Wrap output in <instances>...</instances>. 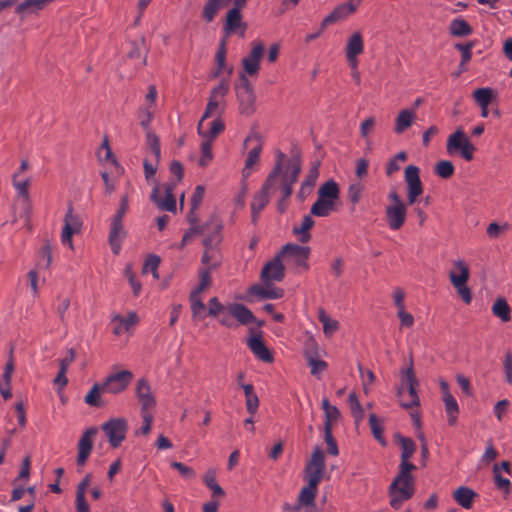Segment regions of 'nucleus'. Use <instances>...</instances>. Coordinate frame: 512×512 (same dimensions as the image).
I'll return each instance as SVG.
<instances>
[{"label": "nucleus", "instance_id": "1", "mask_svg": "<svg viewBox=\"0 0 512 512\" xmlns=\"http://www.w3.org/2000/svg\"><path fill=\"white\" fill-rule=\"evenodd\" d=\"M401 445V462L395 479L389 486L390 505L399 509L404 501L409 500L415 493V479L411 474L417 467L409 462L416 451V445L411 438L399 437Z\"/></svg>", "mask_w": 512, "mask_h": 512}, {"label": "nucleus", "instance_id": "2", "mask_svg": "<svg viewBox=\"0 0 512 512\" xmlns=\"http://www.w3.org/2000/svg\"><path fill=\"white\" fill-rule=\"evenodd\" d=\"M284 158H286L284 153H277L276 163L273 170L266 178L261 190L253 197V201L251 202V217L253 223L257 222L260 213L270 201V195L276 190L277 179L281 172Z\"/></svg>", "mask_w": 512, "mask_h": 512}, {"label": "nucleus", "instance_id": "3", "mask_svg": "<svg viewBox=\"0 0 512 512\" xmlns=\"http://www.w3.org/2000/svg\"><path fill=\"white\" fill-rule=\"evenodd\" d=\"M339 193L338 184L334 180L323 183L318 189V198L311 207V215L317 217L329 216L335 210Z\"/></svg>", "mask_w": 512, "mask_h": 512}, {"label": "nucleus", "instance_id": "4", "mask_svg": "<svg viewBox=\"0 0 512 512\" xmlns=\"http://www.w3.org/2000/svg\"><path fill=\"white\" fill-rule=\"evenodd\" d=\"M453 265L454 269L449 273L450 281L461 299L466 304H470L472 301V295L467 286V281L470 276L469 267L463 260H457Z\"/></svg>", "mask_w": 512, "mask_h": 512}, {"label": "nucleus", "instance_id": "5", "mask_svg": "<svg viewBox=\"0 0 512 512\" xmlns=\"http://www.w3.org/2000/svg\"><path fill=\"white\" fill-rule=\"evenodd\" d=\"M447 153L454 155L459 153L466 161L473 159L475 151L474 145L471 143L465 132L459 128L454 133L449 135L446 144Z\"/></svg>", "mask_w": 512, "mask_h": 512}, {"label": "nucleus", "instance_id": "6", "mask_svg": "<svg viewBox=\"0 0 512 512\" xmlns=\"http://www.w3.org/2000/svg\"><path fill=\"white\" fill-rule=\"evenodd\" d=\"M419 385V382L416 378V375L413 370V363L412 360L410 361L409 367L406 369H402L401 371V387L398 389V394L401 396L403 393V390L407 388L408 390V396L409 400L402 401L401 405L404 408H412L415 406H419L420 399L417 393V386Z\"/></svg>", "mask_w": 512, "mask_h": 512}, {"label": "nucleus", "instance_id": "7", "mask_svg": "<svg viewBox=\"0 0 512 512\" xmlns=\"http://www.w3.org/2000/svg\"><path fill=\"white\" fill-rule=\"evenodd\" d=\"M230 83L227 79H223L220 83L213 88L211 91L205 112L198 123V133L203 134V125L206 119L217 113L220 105L223 103L224 97L228 93Z\"/></svg>", "mask_w": 512, "mask_h": 512}, {"label": "nucleus", "instance_id": "8", "mask_svg": "<svg viewBox=\"0 0 512 512\" xmlns=\"http://www.w3.org/2000/svg\"><path fill=\"white\" fill-rule=\"evenodd\" d=\"M241 84L237 88L239 111L242 115L250 116L255 112L254 89L245 74H240Z\"/></svg>", "mask_w": 512, "mask_h": 512}, {"label": "nucleus", "instance_id": "9", "mask_svg": "<svg viewBox=\"0 0 512 512\" xmlns=\"http://www.w3.org/2000/svg\"><path fill=\"white\" fill-rule=\"evenodd\" d=\"M252 144V147L247 153V158L245 160V165L242 170V178L243 182L255 172V166L258 164L260 160V154L262 152V144L257 135H249L244 141V147L248 148L249 145Z\"/></svg>", "mask_w": 512, "mask_h": 512}, {"label": "nucleus", "instance_id": "10", "mask_svg": "<svg viewBox=\"0 0 512 512\" xmlns=\"http://www.w3.org/2000/svg\"><path fill=\"white\" fill-rule=\"evenodd\" d=\"M405 182L407 184V200L409 205L415 204L418 197L423 194V184L420 179V169L415 165L405 168Z\"/></svg>", "mask_w": 512, "mask_h": 512}, {"label": "nucleus", "instance_id": "11", "mask_svg": "<svg viewBox=\"0 0 512 512\" xmlns=\"http://www.w3.org/2000/svg\"><path fill=\"white\" fill-rule=\"evenodd\" d=\"M127 428V421L124 418L111 419L102 426L108 442L113 448L119 447L125 440Z\"/></svg>", "mask_w": 512, "mask_h": 512}, {"label": "nucleus", "instance_id": "12", "mask_svg": "<svg viewBox=\"0 0 512 512\" xmlns=\"http://www.w3.org/2000/svg\"><path fill=\"white\" fill-rule=\"evenodd\" d=\"M222 221L216 215H213L204 224L199 226L200 232L198 234L204 235V246H218L222 241Z\"/></svg>", "mask_w": 512, "mask_h": 512}, {"label": "nucleus", "instance_id": "13", "mask_svg": "<svg viewBox=\"0 0 512 512\" xmlns=\"http://www.w3.org/2000/svg\"><path fill=\"white\" fill-rule=\"evenodd\" d=\"M30 183L31 181L29 178L22 179L21 177H18V174H13L12 176V185L22 204V211L19 216L20 218H24L26 222L29 221L31 213V203L29 198Z\"/></svg>", "mask_w": 512, "mask_h": 512}, {"label": "nucleus", "instance_id": "14", "mask_svg": "<svg viewBox=\"0 0 512 512\" xmlns=\"http://www.w3.org/2000/svg\"><path fill=\"white\" fill-rule=\"evenodd\" d=\"M133 379V373L128 370H122L109 375L102 384L104 393L119 394L123 392Z\"/></svg>", "mask_w": 512, "mask_h": 512}, {"label": "nucleus", "instance_id": "15", "mask_svg": "<svg viewBox=\"0 0 512 512\" xmlns=\"http://www.w3.org/2000/svg\"><path fill=\"white\" fill-rule=\"evenodd\" d=\"M247 30V24L243 21L242 13L236 10H228L223 24V32L226 37L238 35L243 38Z\"/></svg>", "mask_w": 512, "mask_h": 512}, {"label": "nucleus", "instance_id": "16", "mask_svg": "<svg viewBox=\"0 0 512 512\" xmlns=\"http://www.w3.org/2000/svg\"><path fill=\"white\" fill-rule=\"evenodd\" d=\"M305 470L307 480L315 479L316 483L321 482L325 470V456L321 449L316 448L313 451Z\"/></svg>", "mask_w": 512, "mask_h": 512}, {"label": "nucleus", "instance_id": "17", "mask_svg": "<svg viewBox=\"0 0 512 512\" xmlns=\"http://www.w3.org/2000/svg\"><path fill=\"white\" fill-rule=\"evenodd\" d=\"M136 396L141 405V413L152 412L156 406V399L146 379L142 378L137 381Z\"/></svg>", "mask_w": 512, "mask_h": 512}, {"label": "nucleus", "instance_id": "18", "mask_svg": "<svg viewBox=\"0 0 512 512\" xmlns=\"http://www.w3.org/2000/svg\"><path fill=\"white\" fill-rule=\"evenodd\" d=\"M96 427H90L84 431L78 442L77 465L84 466L93 449V438L97 434Z\"/></svg>", "mask_w": 512, "mask_h": 512}, {"label": "nucleus", "instance_id": "19", "mask_svg": "<svg viewBox=\"0 0 512 512\" xmlns=\"http://www.w3.org/2000/svg\"><path fill=\"white\" fill-rule=\"evenodd\" d=\"M385 217L388 227L393 230H399L405 223L407 217V206L405 203L398 205H388L385 210Z\"/></svg>", "mask_w": 512, "mask_h": 512}, {"label": "nucleus", "instance_id": "20", "mask_svg": "<svg viewBox=\"0 0 512 512\" xmlns=\"http://www.w3.org/2000/svg\"><path fill=\"white\" fill-rule=\"evenodd\" d=\"M263 54L264 45L261 42H253L252 50L242 59V65L246 74L253 76L258 73Z\"/></svg>", "mask_w": 512, "mask_h": 512}, {"label": "nucleus", "instance_id": "21", "mask_svg": "<svg viewBox=\"0 0 512 512\" xmlns=\"http://www.w3.org/2000/svg\"><path fill=\"white\" fill-rule=\"evenodd\" d=\"M174 184L166 185L164 188L165 196L160 197V187H155L151 194V200L157 204L160 210L174 212L176 210V199L173 195Z\"/></svg>", "mask_w": 512, "mask_h": 512}, {"label": "nucleus", "instance_id": "22", "mask_svg": "<svg viewBox=\"0 0 512 512\" xmlns=\"http://www.w3.org/2000/svg\"><path fill=\"white\" fill-rule=\"evenodd\" d=\"M310 248L307 246H300L297 244L288 243L281 251L283 256H288L295 259V263L298 266L308 268L307 259L309 257Z\"/></svg>", "mask_w": 512, "mask_h": 512}, {"label": "nucleus", "instance_id": "23", "mask_svg": "<svg viewBox=\"0 0 512 512\" xmlns=\"http://www.w3.org/2000/svg\"><path fill=\"white\" fill-rule=\"evenodd\" d=\"M284 278V267L279 257L269 261L261 271V279L268 283L270 281H281Z\"/></svg>", "mask_w": 512, "mask_h": 512}, {"label": "nucleus", "instance_id": "24", "mask_svg": "<svg viewBox=\"0 0 512 512\" xmlns=\"http://www.w3.org/2000/svg\"><path fill=\"white\" fill-rule=\"evenodd\" d=\"M316 348H317V344H316L315 340L313 338H310L306 342L305 354H306V357L308 360V365L311 368V374L314 376H318L327 367V364L325 361L315 358Z\"/></svg>", "mask_w": 512, "mask_h": 512}, {"label": "nucleus", "instance_id": "25", "mask_svg": "<svg viewBox=\"0 0 512 512\" xmlns=\"http://www.w3.org/2000/svg\"><path fill=\"white\" fill-rule=\"evenodd\" d=\"M64 222L65 225L62 230L61 241L63 245H68L70 248H72V236L79 230L80 222L78 217L73 214L71 208H69L68 212L66 213Z\"/></svg>", "mask_w": 512, "mask_h": 512}, {"label": "nucleus", "instance_id": "26", "mask_svg": "<svg viewBox=\"0 0 512 512\" xmlns=\"http://www.w3.org/2000/svg\"><path fill=\"white\" fill-rule=\"evenodd\" d=\"M247 346L251 350V352L257 357L259 360L271 363L273 361V356L266 347L262 338L258 335L251 336L247 341Z\"/></svg>", "mask_w": 512, "mask_h": 512}, {"label": "nucleus", "instance_id": "27", "mask_svg": "<svg viewBox=\"0 0 512 512\" xmlns=\"http://www.w3.org/2000/svg\"><path fill=\"white\" fill-rule=\"evenodd\" d=\"M227 310L229 314L237 319V321L242 325H248L250 323L256 322V318L252 311L243 304L240 303H232L227 306Z\"/></svg>", "mask_w": 512, "mask_h": 512}, {"label": "nucleus", "instance_id": "28", "mask_svg": "<svg viewBox=\"0 0 512 512\" xmlns=\"http://www.w3.org/2000/svg\"><path fill=\"white\" fill-rule=\"evenodd\" d=\"M248 294L258 299H279L283 297L284 291L281 288L271 287L269 285L263 286L254 284L249 288Z\"/></svg>", "mask_w": 512, "mask_h": 512}, {"label": "nucleus", "instance_id": "29", "mask_svg": "<svg viewBox=\"0 0 512 512\" xmlns=\"http://www.w3.org/2000/svg\"><path fill=\"white\" fill-rule=\"evenodd\" d=\"M284 161L282 163L281 172L278 176V178L281 176V182H286L290 185H294L299 177V174L301 172V162L299 158H293L289 161L285 171H283Z\"/></svg>", "mask_w": 512, "mask_h": 512}, {"label": "nucleus", "instance_id": "30", "mask_svg": "<svg viewBox=\"0 0 512 512\" xmlns=\"http://www.w3.org/2000/svg\"><path fill=\"white\" fill-rule=\"evenodd\" d=\"M53 1L54 0H25L16 7L15 12L24 17L25 15L36 13L44 9Z\"/></svg>", "mask_w": 512, "mask_h": 512}, {"label": "nucleus", "instance_id": "31", "mask_svg": "<svg viewBox=\"0 0 512 512\" xmlns=\"http://www.w3.org/2000/svg\"><path fill=\"white\" fill-rule=\"evenodd\" d=\"M232 0H207L204 4L202 17L206 22H212L218 12L228 6Z\"/></svg>", "mask_w": 512, "mask_h": 512}, {"label": "nucleus", "instance_id": "32", "mask_svg": "<svg viewBox=\"0 0 512 512\" xmlns=\"http://www.w3.org/2000/svg\"><path fill=\"white\" fill-rule=\"evenodd\" d=\"M206 289L207 288L202 287V285L199 283L198 286L194 288L189 295V302L193 317H201L202 312L206 309V306L201 298V293Z\"/></svg>", "mask_w": 512, "mask_h": 512}, {"label": "nucleus", "instance_id": "33", "mask_svg": "<svg viewBox=\"0 0 512 512\" xmlns=\"http://www.w3.org/2000/svg\"><path fill=\"white\" fill-rule=\"evenodd\" d=\"M416 113L414 110L404 109L400 111L398 116L395 119V127L394 131L397 134H402L405 130H407L415 121Z\"/></svg>", "mask_w": 512, "mask_h": 512}, {"label": "nucleus", "instance_id": "34", "mask_svg": "<svg viewBox=\"0 0 512 512\" xmlns=\"http://www.w3.org/2000/svg\"><path fill=\"white\" fill-rule=\"evenodd\" d=\"M364 52V40L359 31L350 35L345 47V55L359 56Z\"/></svg>", "mask_w": 512, "mask_h": 512}, {"label": "nucleus", "instance_id": "35", "mask_svg": "<svg viewBox=\"0 0 512 512\" xmlns=\"http://www.w3.org/2000/svg\"><path fill=\"white\" fill-rule=\"evenodd\" d=\"M308 485L302 488L298 496L299 505L311 506L314 504L317 488L320 483H316L315 479L307 480Z\"/></svg>", "mask_w": 512, "mask_h": 512}, {"label": "nucleus", "instance_id": "36", "mask_svg": "<svg viewBox=\"0 0 512 512\" xmlns=\"http://www.w3.org/2000/svg\"><path fill=\"white\" fill-rule=\"evenodd\" d=\"M124 237L122 221L112 220L111 230L109 234V242L112 252L118 254L121 249V239Z\"/></svg>", "mask_w": 512, "mask_h": 512}, {"label": "nucleus", "instance_id": "37", "mask_svg": "<svg viewBox=\"0 0 512 512\" xmlns=\"http://www.w3.org/2000/svg\"><path fill=\"white\" fill-rule=\"evenodd\" d=\"M315 222L311 215H305L302 219L300 226L293 228V233L298 236V239L302 243H307L311 239L309 230L314 226Z\"/></svg>", "mask_w": 512, "mask_h": 512}, {"label": "nucleus", "instance_id": "38", "mask_svg": "<svg viewBox=\"0 0 512 512\" xmlns=\"http://www.w3.org/2000/svg\"><path fill=\"white\" fill-rule=\"evenodd\" d=\"M205 251L202 255V263L207 265L208 267L206 269H215L220 265L221 262V256L220 252L218 250V246H204Z\"/></svg>", "mask_w": 512, "mask_h": 512}, {"label": "nucleus", "instance_id": "39", "mask_svg": "<svg viewBox=\"0 0 512 512\" xmlns=\"http://www.w3.org/2000/svg\"><path fill=\"white\" fill-rule=\"evenodd\" d=\"M455 501L465 509L472 507L476 493L467 487H459L453 494Z\"/></svg>", "mask_w": 512, "mask_h": 512}, {"label": "nucleus", "instance_id": "40", "mask_svg": "<svg viewBox=\"0 0 512 512\" xmlns=\"http://www.w3.org/2000/svg\"><path fill=\"white\" fill-rule=\"evenodd\" d=\"M318 319L323 325V332L326 336L333 335L339 329V322L332 319L323 308L318 310Z\"/></svg>", "mask_w": 512, "mask_h": 512}, {"label": "nucleus", "instance_id": "41", "mask_svg": "<svg viewBox=\"0 0 512 512\" xmlns=\"http://www.w3.org/2000/svg\"><path fill=\"white\" fill-rule=\"evenodd\" d=\"M492 313L503 322L511 320V309L504 298H498L492 305Z\"/></svg>", "mask_w": 512, "mask_h": 512}, {"label": "nucleus", "instance_id": "42", "mask_svg": "<svg viewBox=\"0 0 512 512\" xmlns=\"http://www.w3.org/2000/svg\"><path fill=\"white\" fill-rule=\"evenodd\" d=\"M101 393H104L102 384L95 383L85 396V403L92 407H102L104 402L101 399Z\"/></svg>", "mask_w": 512, "mask_h": 512}, {"label": "nucleus", "instance_id": "43", "mask_svg": "<svg viewBox=\"0 0 512 512\" xmlns=\"http://www.w3.org/2000/svg\"><path fill=\"white\" fill-rule=\"evenodd\" d=\"M450 33L453 36L462 37L472 33V28L468 22L464 19L457 18L453 19L449 26Z\"/></svg>", "mask_w": 512, "mask_h": 512}, {"label": "nucleus", "instance_id": "44", "mask_svg": "<svg viewBox=\"0 0 512 512\" xmlns=\"http://www.w3.org/2000/svg\"><path fill=\"white\" fill-rule=\"evenodd\" d=\"M445 406V411L448 416L449 425H454L457 421L459 406L454 396H448L442 399Z\"/></svg>", "mask_w": 512, "mask_h": 512}, {"label": "nucleus", "instance_id": "45", "mask_svg": "<svg viewBox=\"0 0 512 512\" xmlns=\"http://www.w3.org/2000/svg\"><path fill=\"white\" fill-rule=\"evenodd\" d=\"M208 130L203 129V134H199L203 137V139H211L213 140L225 129L224 122L220 118H216L211 121L209 124Z\"/></svg>", "mask_w": 512, "mask_h": 512}, {"label": "nucleus", "instance_id": "46", "mask_svg": "<svg viewBox=\"0 0 512 512\" xmlns=\"http://www.w3.org/2000/svg\"><path fill=\"white\" fill-rule=\"evenodd\" d=\"M473 98L479 106H489L493 98L491 88H478L473 92Z\"/></svg>", "mask_w": 512, "mask_h": 512}, {"label": "nucleus", "instance_id": "47", "mask_svg": "<svg viewBox=\"0 0 512 512\" xmlns=\"http://www.w3.org/2000/svg\"><path fill=\"white\" fill-rule=\"evenodd\" d=\"M322 409L325 413V423H329L332 426L333 422L337 421L340 417L339 409L331 405L327 398L322 400Z\"/></svg>", "mask_w": 512, "mask_h": 512}, {"label": "nucleus", "instance_id": "48", "mask_svg": "<svg viewBox=\"0 0 512 512\" xmlns=\"http://www.w3.org/2000/svg\"><path fill=\"white\" fill-rule=\"evenodd\" d=\"M454 171V165L449 160H441L435 166L436 174L443 179L450 178L454 174Z\"/></svg>", "mask_w": 512, "mask_h": 512}, {"label": "nucleus", "instance_id": "49", "mask_svg": "<svg viewBox=\"0 0 512 512\" xmlns=\"http://www.w3.org/2000/svg\"><path fill=\"white\" fill-rule=\"evenodd\" d=\"M212 141L211 139H204L201 143V157L199 159V165L205 167L212 160Z\"/></svg>", "mask_w": 512, "mask_h": 512}, {"label": "nucleus", "instance_id": "50", "mask_svg": "<svg viewBox=\"0 0 512 512\" xmlns=\"http://www.w3.org/2000/svg\"><path fill=\"white\" fill-rule=\"evenodd\" d=\"M225 57H226V42H225V40H222L220 47L216 53L217 70L214 74L215 77H218L226 69Z\"/></svg>", "mask_w": 512, "mask_h": 512}, {"label": "nucleus", "instance_id": "51", "mask_svg": "<svg viewBox=\"0 0 512 512\" xmlns=\"http://www.w3.org/2000/svg\"><path fill=\"white\" fill-rule=\"evenodd\" d=\"M139 321V318L135 312H130L127 317L121 315H115L112 319V322H119L124 325V330L129 331V329L135 326Z\"/></svg>", "mask_w": 512, "mask_h": 512}, {"label": "nucleus", "instance_id": "52", "mask_svg": "<svg viewBox=\"0 0 512 512\" xmlns=\"http://www.w3.org/2000/svg\"><path fill=\"white\" fill-rule=\"evenodd\" d=\"M348 401L350 404L351 412L356 421H360L363 418V409L362 406L354 393H351L348 397Z\"/></svg>", "mask_w": 512, "mask_h": 512}, {"label": "nucleus", "instance_id": "53", "mask_svg": "<svg viewBox=\"0 0 512 512\" xmlns=\"http://www.w3.org/2000/svg\"><path fill=\"white\" fill-rule=\"evenodd\" d=\"M227 309L217 297H213L208 302V314L213 317L220 316Z\"/></svg>", "mask_w": 512, "mask_h": 512}, {"label": "nucleus", "instance_id": "54", "mask_svg": "<svg viewBox=\"0 0 512 512\" xmlns=\"http://www.w3.org/2000/svg\"><path fill=\"white\" fill-rule=\"evenodd\" d=\"M363 190L364 186L360 182L351 184L348 189L349 200L353 204L358 203L361 198Z\"/></svg>", "mask_w": 512, "mask_h": 512}, {"label": "nucleus", "instance_id": "55", "mask_svg": "<svg viewBox=\"0 0 512 512\" xmlns=\"http://www.w3.org/2000/svg\"><path fill=\"white\" fill-rule=\"evenodd\" d=\"M355 11H356V6L350 2L343 3L334 9V12L336 13V15L338 16V18L340 20L353 14Z\"/></svg>", "mask_w": 512, "mask_h": 512}, {"label": "nucleus", "instance_id": "56", "mask_svg": "<svg viewBox=\"0 0 512 512\" xmlns=\"http://www.w3.org/2000/svg\"><path fill=\"white\" fill-rule=\"evenodd\" d=\"M141 415H142V419H143V424L136 431V434L137 435H139V434L147 435L151 431V426H152V422H153V414H152V412H145V413H141Z\"/></svg>", "mask_w": 512, "mask_h": 512}, {"label": "nucleus", "instance_id": "57", "mask_svg": "<svg viewBox=\"0 0 512 512\" xmlns=\"http://www.w3.org/2000/svg\"><path fill=\"white\" fill-rule=\"evenodd\" d=\"M160 261V257L157 255L149 256L143 264L142 273L147 274L149 272H155V270H158Z\"/></svg>", "mask_w": 512, "mask_h": 512}, {"label": "nucleus", "instance_id": "58", "mask_svg": "<svg viewBox=\"0 0 512 512\" xmlns=\"http://www.w3.org/2000/svg\"><path fill=\"white\" fill-rule=\"evenodd\" d=\"M456 48L461 52V66L468 63L472 57L473 43L456 44Z\"/></svg>", "mask_w": 512, "mask_h": 512}, {"label": "nucleus", "instance_id": "59", "mask_svg": "<svg viewBox=\"0 0 512 512\" xmlns=\"http://www.w3.org/2000/svg\"><path fill=\"white\" fill-rule=\"evenodd\" d=\"M369 425H370V428H371V431H372L374 437L378 441L384 443V440L382 439L383 428L378 423L377 417L375 414H371L369 416Z\"/></svg>", "mask_w": 512, "mask_h": 512}, {"label": "nucleus", "instance_id": "60", "mask_svg": "<svg viewBox=\"0 0 512 512\" xmlns=\"http://www.w3.org/2000/svg\"><path fill=\"white\" fill-rule=\"evenodd\" d=\"M508 229V224L507 223H504L503 225H499L498 223L496 222H492L488 225L487 227V235L492 238V239H495V238H498L499 235Z\"/></svg>", "mask_w": 512, "mask_h": 512}, {"label": "nucleus", "instance_id": "61", "mask_svg": "<svg viewBox=\"0 0 512 512\" xmlns=\"http://www.w3.org/2000/svg\"><path fill=\"white\" fill-rule=\"evenodd\" d=\"M498 457V451L495 449L491 441L487 442L486 449L482 455V462L485 464H489L494 461Z\"/></svg>", "mask_w": 512, "mask_h": 512}, {"label": "nucleus", "instance_id": "62", "mask_svg": "<svg viewBox=\"0 0 512 512\" xmlns=\"http://www.w3.org/2000/svg\"><path fill=\"white\" fill-rule=\"evenodd\" d=\"M147 141L156 160H159L161 151L158 137L151 132H147Z\"/></svg>", "mask_w": 512, "mask_h": 512}, {"label": "nucleus", "instance_id": "63", "mask_svg": "<svg viewBox=\"0 0 512 512\" xmlns=\"http://www.w3.org/2000/svg\"><path fill=\"white\" fill-rule=\"evenodd\" d=\"M171 466L174 469H176L185 478H192L195 476L194 470L191 467L186 466L181 462L174 461L171 463Z\"/></svg>", "mask_w": 512, "mask_h": 512}, {"label": "nucleus", "instance_id": "64", "mask_svg": "<svg viewBox=\"0 0 512 512\" xmlns=\"http://www.w3.org/2000/svg\"><path fill=\"white\" fill-rule=\"evenodd\" d=\"M504 373L506 381L512 385V355L507 354L504 360Z\"/></svg>", "mask_w": 512, "mask_h": 512}]
</instances>
